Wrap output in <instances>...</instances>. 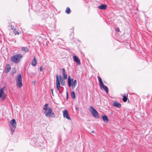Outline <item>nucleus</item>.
Instances as JSON below:
<instances>
[{
  "label": "nucleus",
  "mask_w": 152,
  "mask_h": 152,
  "mask_svg": "<svg viewBox=\"0 0 152 152\" xmlns=\"http://www.w3.org/2000/svg\"><path fill=\"white\" fill-rule=\"evenodd\" d=\"M63 116L64 118H66L68 120H71V119L69 117V115L68 113L67 110H65L63 112Z\"/></svg>",
  "instance_id": "obj_9"
},
{
  "label": "nucleus",
  "mask_w": 152,
  "mask_h": 152,
  "mask_svg": "<svg viewBox=\"0 0 152 152\" xmlns=\"http://www.w3.org/2000/svg\"><path fill=\"white\" fill-rule=\"evenodd\" d=\"M123 100L124 102H126L127 101V98L126 96H123Z\"/></svg>",
  "instance_id": "obj_24"
},
{
  "label": "nucleus",
  "mask_w": 152,
  "mask_h": 152,
  "mask_svg": "<svg viewBox=\"0 0 152 152\" xmlns=\"http://www.w3.org/2000/svg\"><path fill=\"white\" fill-rule=\"evenodd\" d=\"M116 30L117 31H119V28H116Z\"/></svg>",
  "instance_id": "obj_26"
},
{
  "label": "nucleus",
  "mask_w": 152,
  "mask_h": 152,
  "mask_svg": "<svg viewBox=\"0 0 152 152\" xmlns=\"http://www.w3.org/2000/svg\"><path fill=\"white\" fill-rule=\"evenodd\" d=\"M22 56L20 54H17L10 57L11 61L15 63H18L22 58Z\"/></svg>",
  "instance_id": "obj_2"
},
{
  "label": "nucleus",
  "mask_w": 152,
  "mask_h": 152,
  "mask_svg": "<svg viewBox=\"0 0 152 152\" xmlns=\"http://www.w3.org/2000/svg\"><path fill=\"white\" fill-rule=\"evenodd\" d=\"M22 51H24L26 52H28V50L26 47H23L22 48Z\"/></svg>",
  "instance_id": "obj_19"
},
{
  "label": "nucleus",
  "mask_w": 152,
  "mask_h": 152,
  "mask_svg": "<svg viewBox=\"0 0 152 152\" xmlns=\"http://www.w3.org/2000/svg\"><path fill=\"white\" fill-rule=\"evenodd\" d=\"M89 110L93 116L96 118L99 117V115L96 110L92 106H90Z\"/></svg>",
  "instance_id": "obj_6"
},
{
  "label": "nucleus",
  "mask_w": 152,
  "mask_h": 152,
  "mask_svg": "<svg viewBox=\"0 0 152 152\" xmlns=\"http://www.w3.org/2000/svg\"><path fill=\"white\" fill-rule=\"evenodd\" d=\"M102 118L103 121L105 122H108V119L106 115H104L102 116Z\"/></svg>",
  "instance_id": "obj_17"
},
{
  "label": "nucleus",
  "mask_w": 152,
  "mask_h": 152,
  "mask_svg": "<svg viewBox=\"0 0 152 152\" xmlns=\"http://www.w3.org/2000/svg\"><path fill=\"white\" fill-rule=\"evenodd\" d=\"M5 87L4 86L1 89L0 91V98L2 100H4L5 98L6 95L4 92V90H5Z\"/></svg>",
  "instance_id": "obj_7"
},
{
  "label": "nucleus",
  "mask_w": 152,
  "mask_h": 152,
  "mask_svg": "<svg viewBox=\"0 0 152 152\" xmlns=\"http://www.w3.org/2000/svg\"><path fill=\"white\" fill-rule=\"evenodd\" d=\"M48 104H45L43 108L44 110V114L45 116L48 118H54L55 115L52 112V110L51 108L48 107Z\"/></svg>",
  "instance_id": "obj_1"
},
{
  "label": "nucleus",
  "mask_w": 152,
  "mask_h": 152,
  "mask_svg": "<svg viewBox=\"0 0 152 152\" xmlns=\"http://www.w3.org/2000/svg\"><path fill=\"white\" fill-rule=\"evenodd\" d=\"M60 80L61 81V85H64L65 83V82L62 80L61 76V75L59 76Z\"/></svg>",
  "instance_id": "obj_21"
},
{
  "label": "nucleus",
  "mask_w": 152,
  "mask_h": 152,
  "mask_svg": "<svg viewBox=\"0 0 152 152\" xmlns=\"http://www.w3.org/2000/svg\"><path fill=\"white\" fill-rule=\"evenodd\" d=\"M12 29L13 30V32L14 33L15 35H19V32H18V31H16V29L13 28L12 27Z\"/></svg>",
  "instance_id": "obj_18"
},
{
  "label": "nucleus",
  "mask_w": 152,
  "mask_h": 152,
  "mask_svg": "<svg viewBox=\"0 0 152 152\" xmlns=\"http://www.w3.org/2000/svg\"><path fill=\"white\" fill-rule=\"evenodd\" d=\"M51 92H52V94H53V89H51Z\"/></svg>",
  "instance_id": "obj_27"
},
{
  "label": "nucleus",
  "mask_w": 152,
  "mask_h": 152,
  "mask_svg": "<svg viewBox=\"0 0 152 152\" xmlns=\"http://www.w3.org/2000/svg\"><path fill=\"white\" fill-rule=\"evenodd\" d=\"M66 94H67V96H68L67 92Z\"/></svg>",
  "instance_id": "obj_30"
},
{
  "label": "nucleus",
  "mask_w": 152,
  "mask_h": 152,
  "mask_svg": "<svg viewBox=\"0 0 152 152\" xmlns=\"http://www.w3.org/2000/svg\"><path fill=\"white\" fill-rule=\"evenodd\" d=\"M10 126L11 129L12 134L14 132L16 127V123L15 119H12L10 121Z\"/></svg>",
  "instance_id": "obj_4"
},
{
  "label": "nucleus",
  "mask_w": 152,
  "mask_h": 152,
  "mask_svg": "<svg viewBox=\"0 0 152 152\" xmlns=\"http://www.w3.org/2000/svg\"><path fill=\"white\" fill-rule=\"evenodd\" d=\"M62 75L63 77V78L64 79H66L67 78V75L65 72V70L64 68H62Z\"/></svg>",
  "instance_id": "obj_11"
},
{
  "label": "nucleus",
  "mask_w": 152,
  "mask_h": 152,
  "mask_svg": "<svg viewBox=\"0 0 152 152\" xmlns=\"http://www.w3.org/2000/svg\"><path fill=\"white\" fill-rule=\"evenodd\" d=\"M107 7V6L106 4H102L98 7V8L101 10H104L106 9Z\"/></svg>",
  "instance_id": "obj_12"
},
{
  "label": "nucleus",
  "mask_w": 152,
  "mask_h": 152,
  "mask_svg": "<svg viewBox=\"0 0 152 152\" xmlns=\"http://www.w3.org/2000/svg\"><path fill=\"white\" fill-rule=\"evenodd\" d=\"M8 66L7 67L6 69L5 70V72L6 73L8 72L10 70L11 67L10 65L8 64Z\"/></svg>",
  "instance_id": "obj_16"
},
{
  "label": "nucleus",
  "mask_w": 152,
  "mask_h": 152,
  "mask_svg": "<svg viewBox=\"0 0 152 152\" xmlns=\"http://www.w3.org/2000/svg\"><path fill=\"white\" fill-rule=\"evenodd\" d=\"M16 86L17 87L20 88L23 86L21 75L20 74H18L16 76Z\"/></svg>",
  "instance_id": "obj_3"
},
{
  "label": "nucleus",
  "mask_w": 152,
  "mask_h": 152,
  "mask_svg": "<svg viewBox=\"0 0 152 152\" xmlns=\"http://www.w3.org/2000/svg\"><path fill=\"white\" fill-rule=\"evenodd\" d=\"M94 131H92V132H91L92 133H94Z\"/></svg>",
  "instance_id": "obj_28"
},
{
  "label": "nucleus",
  "mask_w": 152,
  "mask_h": 152,
  "mask_svg": "<svg viewBox=\"0 0 152 152\" xmlns=\"http://www.w3.org/2000/svg\"><path fill=\"white\" fill-rule=\"evenodd\" d=\"M73 79H72L71 80L70 79V76H69L68 78V84L69 87H71L72 84L71 83V81H73Z\"/></svg>",
  "instance_id": "obj_15"
},
{
  "label": "nucleus",
  "mask_w": 152,
  "mask_h": 152,
  "mask_svg": "<svg viewBox=\"0 0 152 152\" xmlns=\"http://www.w3.org/2000/svg\"><path fill=\"white\" fill-rule=\"evenodd\" d=\"M77 84V81L75 80L72 84V86L73 88H74L76 86Z\"/></svg>",
  "instance_id": "obj_20"
},
{
  "label": "nucleus",
  "mask_w": 152,
  "mask_h": 152,
  "mask_svg": "<svg viewBox=\"0 0 152 152\" xmlns=\"http://www.w3.org/2000/svg\"><path fill=\"white\" fill-rule=\"evenodd\" d=\"M113 105L115 107L119 108H120L121 107V104L119 103L116 102H114Z\"/></svg>",
  "instance_id": "obj_13"
},
{
  "label": "nucleus",
  "mask_w": 152,
  "mask_h": 152,
  "mask_svg": "<svg viewBox=\"0 0 152 152\" xmlns=\"http://www.w3.org/2000/svg\"><path fill=\"white\" fill-rule=\"evenodd\" d=\"M73 58L74 61L76 62L78 65H80V61L77 56H74L73 57Z\"/></svg>",
  "instance_id": "obj_10"
},
{
  "label": "nucleus",
  "mask_w": 152,
  "mask_h": 152,
  "mask_svg": "<svg viewBox=\"0 0 152 152\" xmlns=\"http://www.w3.org/2000/svg\"><path fill=\"white\" fill-rule=\"evenodd\" d=\"M40 71L41 72H42V66H41L40 67Z\"/></svg>",
  "instance_id": "obj_25"
},
{
  "label": "nucleus",
  "mask_w": 152,
  "mask_h": 152,
  "mask_svg": "<svg viewBox=\"0 0 152 152\" xmlns=\"http://www.w3.org/2000/svg\"><path fill=\"white\" fill-rule=\"evenodd\" d=\"M56 87L57 90L58 91H59L60 87V81L59 79L58 76V75H56Z\"/></svg>",
  "instance_id": "obj_8"
},
{
  "label": "nucleus",
  "mask_w": 152,
  "mask_h": 152,
  "mask_svg": "<svg viewBox=\"0 0 152 152\" xmlns=\"http://www.w3.org/2000/svg\"><path fill=\"white\" fill-rule=\"evenodd\" d=\"M65 12L67 14L70 13L71 12V10L69 7H67L66 8Z\"/></svg>",
  "instance_id": "obj_22"
},
{
  "label": "nucleus",
  "mask_w": 152,
  "mask_h": 152,
  "mask_svg": "<svg viewBox=\"0 0 152 152\" xmlns=\"http://www.w3.org/2000/svg\"><path fill=\"white\" fill-rule=\"evenodd\" d=\"M71 97L73 99H75V93L74 92L72 91L71 93Z\"/></svg>",
  "instance_id": "obj_23"
},
{
  "label": "nucleus",
  "mask_w": 152,
  "mask_h": 152,
  "mask_svg": "<svg viewBox=\"0 0 152 152\" xmlns=\"http://www.w3.org/2000/svg\"><path fill=\"white\" fill-rule=\"evenodd\" d=\"M97 77L99 81V83L100 87L101 89H104L105 92L107 93H108V89L107 87L105 85H104L103 83L101 78L99 76H98Z\"/></svg>",
  "instance_id": "obj_5"
},
{
  "label": "nucleus",
  "mask_w": 152,
  "mask_h": 152,
  "mask_svg": "<svg viewBox=\"0 0 152 152\" xmlns=\"http://www.w3.org/2000/svg\"><path fill=\"white\" fill-rule=\"evenodd\" d=\"M36 83V81H35L34 82V84H35V83Z\"/></svg>",
  "instance_id": "obj_29"
},
{
  "label": "nucleus",
  "mask_w": 152,
  "mask_h": 152,
  "mask_svg": "<svg viewBox=\"0 0 152 152\" xmlns=\"http://www.w3.org/2000/svg\"><path fill=\"white\" fill-rule=\"evenodd\" d=\"M37 61L35 57L34 56V59L32 61V65L33 66H35L36 65Z\"/></svg>",
  "instance_id": "obj_14"
}]
</instances>
